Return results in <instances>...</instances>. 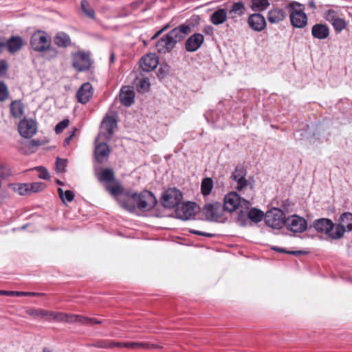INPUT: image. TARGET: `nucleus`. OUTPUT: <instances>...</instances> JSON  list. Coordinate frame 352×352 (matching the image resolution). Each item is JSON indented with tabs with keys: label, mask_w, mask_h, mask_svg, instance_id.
I'll use <instances>...</instances> for the list:
<instances>
[{
	"label": "nucleus",
	"mask_w": 352,
	"mask_h": 352,
	"mask_svg": "<svg viewBox=\"0 0 352 352\" xmlns=\"http://www.w3.org/2000/svg\"><path fill=\"white\" fill-rule=\"evenodd\" d=\"M126 200L118 199L120 206L124 209L133 211L135 207L141 210H149L155 207L157 200L154 195L144 190L140 194L125 193Z\"/></svg>",
	"instance_id": "obj_1"
},
{
	"label": "nucleus",
	"mask_w": 352,
	"mask_h": 352,
	"mask_svg": "<svg viewBox=\"0 0 352 352\" xmlns=\"http://www.w3.org/2000/svg\"><path fill=\"white\" fill-rule=\"evenodd\" d=\"M313 227L320 233L325 234L331 239L338 240L343 237L346 228L340 223L335 224L331 219L320 218L313 222Z\"/></svg>",
	"instance_id": "obj_2"
},
{
	"label": "nucleus",
	"mask_w": 352,
	"mask_h": 352,
	"mask_svg": "<svg viewBox=\"0 0 352 352\" xmlns=\"http://www.w3.org/2000/svg\"><path fill=\"white\" fill-rule=\"evenodd\" d=\"M251 204L248 200L241 198L235 192L227 194L224 197L223 210L232 212L237 208L248 209Z\"/></svg>",
	"instance_id": "obj_3"
},
{
	"label": "nucleus",
	"mask_w": 352,
	"mask_h": 352,
	"mask_svg": "<svg viewBox=\"0 0 352 352\" xmlns=\"http://www.w3.org/2000/svg\"><path fill=\"white\" fill-rule=\"evenodd\" d=\"M297 7L303 6L298 2L292 1L286 6V8L291 12L289 18L292 25L297 28H302L307 23V16L303 9L297 10Z\"/></svg>",
	"instance_id": "obj_4"
},
{
	"label": "nucleus",
	"mask_w": 352,
	"mask_h": 352,
	"mask_svg": "<svg viewBox=\"0 0 352 352\" xmlns=\"http://www.w3.org/2000/svg\"><path fill=\"white\" fill-rule=\"evenodd\" d=\"M285 219L280 209L274 208L266 212L265 222L270 228L280 229L285 225Z\"/></svg>",
	"instance_id": "obj_5"
},
{
	"label": "nucleus",
	"mask_w": 352,
	"mask_h": 352,
	"mask_svg": "<svg viewBox=\"0 0 352 352\" xmlns=\"http://www.w3.org/2000/svg\"><path fill=\"white\" fill-rule=\"evenodd\" d=\"M111 149L107 143L99 142L98 139L96 140L94 151V159L96 165L99 166L105 164L108 161Z\"/></svg>",
	"instance_id": "obj_6"
},
{
	"label": "nucleus",
	"mask_w": 352,
	"mask_h": 352,
	"mask_svg": "<svg viewBox=\"0 0 352 352\" xmlns=\"http://www.w3.org/2000/svg\"><path fill=\"white\" fill-rule=\"evenodd\" d=\"M30 45L36 52H44L50 46V39L41 31L34 33L31 36Z\"/></svg>",
	"instance_id": "obj_7"
},
{
	"label": "nucleus",
	"mask_w": 352,
	"mask_h": 352,
	"mask_svg": "<svg viewBox=\"0 0 352 352\" xmlns=\"http://www.w3.org/2000/svg\"><path fill=\"white\" fill-rule=\"evenodd\" d=\"M182 199V192L176 188L166 190L162 198V205L167 208H173L178 206Z\"/></svg>",
	"instance_id": "obj_8"
},
{
	"label": "nucleus",
	"mask_w": 352,
	"mask_h": 352,
	"mask_svg": "<svg viewBox=\"0 0 352 352\" xmlns=\"http://www.w3.org/2000/svg\"><path fill=\"white\" fill-rule=\"evenodd\" d=\"M223 212V206L219 202L206 204L202 208L203 214L210 221H217L222 217Z\"/></svg>",
	"instance_id": "obj_9"
},
{
	"label": "nucleus",
	"mask_w": 352,
	"mask_h": 352,
	"mask_svg": "<svg viewBox=\"0 0 352 352\" xmlns=\"http://www.w3.org/2000/svg\"><path fill=\"white\" fill-rule=\"evenodd\" d=\"M245 170L241 166H236L234 171L232 174V178L236 182V189L242 190L245 188H249L250 191L253 192L254 182H250L245 179Z\"/></svg>",
	"instance_id": "obj_10"
},
{
	"label": "nucleus",
	"mask_w": 352,
	"mask_h": 352,
	"mask_svg": "<svg viewBox=\"0 0 352 352\" xmlns=\"http://www.w3.org/2000/svg\"><path fill=\"white\" fill-rule=\"evenodd\" d=\"M285 225L293 232L301 233L307 229L306 220L298 215H292L285 219Z\"/></svg>",
	"instance_id": "obj_11"
},
{
	"label": "nucleus",
	"mask_w": 352,
	"mask_h": 352,
	"mask_svg": "<svg viewBox=\"0 0 352 352\" xmlns=\"http://www.w3.org/2000/svg\"><path fill=\"white\" fill-rule=\"evenodd\" d=\"M18 131L22 137L30 138L36 133V122L32 119L25 118L20 121L18 125Z\"/></svg>",
	"instance_id": "obj_12"
},
{
	"label": "nucleus",
	"mask_w": 352,
	"mask_h": 352,
	"mask_svg": "<svg viewBox=\"0 0 352 352\" xmlns=\"http://www.w3.org/2000/svg\"><path fill=\"white\" fill-rule=\"evenodd\" d=\"M190 32L191 27L190 25L182 24L170 30L166 34L174 42V44L176 45L177 43L183 40Z\"/></svg>",
	"instance_id": "obj_13"
},
{
	"label": "nucleus",
	"mask_w": 352,
	"mask_h": 352,
	"mask_svg": "<svg viewBox=\"0 0 352 352\" xmlns=\"http://www.w3.org/2000/svg\"><path fill=\"white\" fill-rule=\"evenodd\" d=\"M52 316H50V320H54L58 322H79L82 323H86L88 320L86 318H84L79 315H74V314H64L61 312H54L51 311Z\"/></svg>",
	"instance_id": "obj_14"
},
{
	"label": "nucleus",
	"mask_w": 352,
	"mask_h": 352,
	"mask_svg": "<svg viewBox=\"0 0 352 352\" xmlns=\"http://www.w3.org/2000/svg\"><path fill=\"white\" fill-rule=\"evenodd\" d=\"M249 27L256 32H261L265 29L267 23L265 17L260 13H254L248 19Z\"/></svg>",
	"instance_id": "obj_15"
},
{
	"label": "nucleus",
	"mask_w": 352,
	"mask_h": 352,
	"mask_svg": "<svg viewBox=\"0 0 352 352\" xmlns=\"http://www.w3.org/2000/svg\"><path fill=\"white\" fill-rule=\"evenodd\" d=\"M197 206L193 202L182 204L180 208L177 210V215L183 220H188L195 216Z\"/></svg>",
	"instance_id": "obj_16"
},
{
	"label": "nucleus",
	"mask_w": 352,
	"mask_h": 352,
	"mask_svg": "<svg viewBox=\"0 0 352 352\" xmlns=\"http://www.w3.org/2000/svg\"><path fill=\"white\" fill-rule=\"evenodd\" d=\"M204 41V36L200 33H195L191 35L185 43V49L187 52H195L197 50Z\"/></svg>",
	"instance_id": "obj_17"
},
{
	"label": "nucleus",
	"mask_w": 352,
	"mask_h": 352,
	"mask_svg": "<svg viewBox=\"0 0 352 352\" xmlns=\"http://www.w3.org/2000/svg\"><path fill=\"white\" fill-rule=\"evenodd\" d=\"M117 126L116 120L113 116L105 117L101 124L102 135L105 139H110L113 133L114 129Z\"/></svg>",
	"instance_id": "obj_18"
},
{
	"label": "nucleus",
	"mask_w": 352,
	"mask_h": 352,
	"mask_svg": "<svg viewBox=\"0 0 352 352\" xmlns=\"http://www.w3.org/2000/svg\"><path fill=\"white\" fill-rule=\"evenodd\" d=\"M140 65L142 70L151 72L157 66L158 58L155 54H148L141 58Z\"/></svg>",
	"instance_id": "obj_19"
},
{
	"label": "nucleus",
	"mask_w": 352,
	"mask_h": 352,
	"mask_svg": "<svg viewBox=\"0 0 352 352\" xmlns=\"http://www.w3.org/2000/svg\"><path fill=\"white\" fill-rule=\"evenodd\" d=\"M175 46L174 42L171 41L167 34L162 36L155 45L157 52L164 54L170 52Z\"/></svg>",
	"instance_id": "obj_20"
},
{
	"label": "nucleus",
	"mask_w": 352,
	"mask_h": 352,
	"mask_svg": "<svg viewBox=\"0 0 352 352\" xmlns=\"http://www.w3.org/2000/svg\"><path fill=\"white\" fill-rule=\"evenodd\" d=\"M246 8L242 1H237L233 3L228 12V18L232 20L236 21L237 18L243 16L245 14Z\"/></svg>",
	"instance_id": "obj_21"
},
{
	"label": "nucleus",
	"mask_w": 352,
	"mask_h": 352,
	"mask_svg": "<svg viewBox=\"0 0 352 352\" xmlns=\"http://www.w3.org/2000/svg\"><path fill=\"white\" fill-rule=\"evenodd\" d=\"M72 66L78 72L86 70L87 54L84 52H78L72 54Z\"/></svg>",
	"instance_id": "obj_22"
},
{
	"label": "nucleus",
	"mask_w": 352,
	"mask_h": 352,
	"mask_svg": "<svg viewBox=\"0 0 352 352\" xmlns=\"http://www.w3.org/2000/svg\"><path fill=\"white\" fill-rule=\"evenodd\" d=\"M135 92L133 87L126 86L122 88L120 101L125 107H130L134 102Z\"/></svg>",
	"instance_id": "obj_23"
},
{
	"label": "nucleus",
	"mask_w": 352,
	"mask_h": 352,
	"mask_svg": "<svg viewBox=\"0 0 352 352\" xmlns=\"http://www.w3.org/2000/svg\"><path fill=\"white\" fill-rule=\"evenodd\" d=\"M287 16L286 12L278 8L271 9L267 12V20L272 24L278 23L283 21Z\"/></svg>",
	"instance_id": "obj_24"
},
{
	"label": "nucleus",
	"mask_w": 352,
	"mask_h": 352,
	"mask_svg": "<svg viewBox=\"0 0 352 352\" xmlns=\"http://www.w3.org/2000/svg\"><path fill=\"white\" fill-rule=\"evenodd\" d=\"M96 175L99 181L104 182H111L115 179L114 172L111 168H107L102 170H99L97 165H95Z\"/></svg>",
	"instance_id": "obj_25"
},
{
	"label": "nucleus",
	"mask_w": 352,
	"mask_h": 352,
	"mask_svg": "<svg viewBox=\"0 0 352 352\" xmlns=\"http://www.w3.org/2000/svg\"><path fill=\"white\" fill-rule=\"evenodd\" d=\"M311 34L314 38L324 39L329 36V29L325 24L318 23L312 27Z\"/></svg>",
	"instance_id": "obj_26"
},
{
	"label": "nucleus",
	"mask_w": 352,
	"mask_h": 352,
	"mask_svg": "<svg viewBox=\"0 0 352 352\" xmlns=\"http://www.w3.org/2000/svg\"><path fill=\"white\" fill-rule=\"evenodd\" d=\"M23 45V41L21 36H12L6 41V47L12 54H14L20 50Z\"/></svg>",
	"instance_id": "obj_27"
},
{
	"label": "nucleus",
	"mask_w": 352,
	"mask_h": 352,
	"mask_svg": "<svg viewBox=\"0 0 352 352\" xmlns=\"http://www.w3.org/2000/svg\"><path fill=\"white\" fill-rule=\"evenodd\" d=\"M228 18V12L224 8H219L215 10L210 17L211 23L214 25H219L223 24Z\"/></svg>",
	"instance_id": "obj_28"
},
{
	"label": "nucleus",
	"mask_w": 352,
	"mask_h": 352,
	"mask_svg": "<svg viewBox=\"0 0 352 352\" xmlns=\"http://www.w3.org/2000/svg\"><path fill=\"white\" fill-rule=\"evenodd\" d=\"M25 313L33 318L46 320H50V316H52L51 311L42 309L30 308L25 310Z\"/></svg>",
	"instance_id": "obj_29"
},
{
	"label": "nucleus",
	"mask_w": 352,
	"mask_h": 352,
	"mask_svg": "<svg viewBox=\"0 0 352 352\" xmlns=\"http://www.w3.org/2000/svg\"><path fill=\"white\" fill-rule=\"evenodd\" d=\"M270 6L269 0H251L250 8L254 12H263Z\"/></svg>",
	"instance_id": "obj_30"
},
{
	"label": "nucleus",
	"mask_w": 352,
	"mask_h": 352,
	"mask_svg": "<svg viewBox=\"0 0 352 352\" xmlns=\"http://www.w3.org/2000/svg\"><path fill=\"white\" fill-rule=\"evenodd\" d=\"M24 112V107L20 100L12 101L10 104V113L16 118H20L23 116Z\"/></svg>",
	"instance_id": "obj_31"
},
{
	"label": "nucleus",
	"mask_w": 352,
	"mask_h": 352,
	"mask_svg": "<svg viewBox=\"0 0 352 352\" xmlns=\"http://www.w3.org/2000/svg\"><path fill=\"white\" fill-rule=\"evenodd\" d=\"M78 102L82 104L88 102V82L82 85L76 93Z\"/></svg>",
	"instance_id": "obj_32"
},
{
	"label": "nucleus",
	"mask_w": 352,
	"mask_h": 352,
	"mask_svg": "<svg viewBox=\"0 0 352 352\" xmlns=\"http://www.w3.org/2000/svg\"><path fill=\"white\" fill-rule=\"evenodd\" d=\"M54 43L59 47H67L71 43L69 36L63 32H60L54 38Z\"/></svg>",
	"instance_id": "obj_33"
},
{
	"label": "nucleus",
	"mask_w": 352,
	"mask_h": 352,
	"mask_svg": "<svg viewBox=\"0 0 352 352\" xmlns=\"http://www.w3.org/2000/svg\"><path fill=\"white\" fill-rule=\"evenodd\" d=\"M57 191L60 199L64 204L73 201L74 198V194L72 191L69 190L64 191L61 188H58Z\"/></svg>",
	"instance_id": "obj_34"
},
{
	"label": "nucleus",
	"mask_w": 352,
	"mask_h": 352,
	"mask_svg": "<svg viewBox=\"0 0 352 352\" xmlns=\"http://www.w3.org/2000/svg\"><path fill=\"white\" fill-rule=\"evenodd\" d=\"M340 223L344 226L346 225L349 231L352 230V213L344 212L340 217Z\"/></svg>",
	"instance_id": "obj_35"
},
{
	"label": "nucleus",
	"mask_w": 352,
	"mask_h": 352,
	"mask_svg": "<svg viewBox=\"0 0 352 352\" xmlns=\"http://www.w3.org/2000/svg\"><path fill=\"white\" fill-rule=\"evenodd\" d=\"M213 187V182L210 178H205L201 182V190L204 196L208 195Z\"/></svg>",
	"instance_id": "obj_36"
},
{
	"label": "nucleus",
	"mask_w": 352,
	"mask_h": 352,
	"mask_svg": "<svg viewBox=\"0 0 352 352\" xmlns=\"http://www.w3.org/2000/svg\"><path fill=\"white\" fill-rule=\"evenodd\" d=\"M263 217H264L263 212L261 210H258L256 208H252L248 212L249 219L254 222L261 221L263 219Z\"/></svg>",
	"instance_id": "obj_37"
},
{
	"label": "nucleus",
	"mask_w": 352,
	"mask_h": 352,
	"mask_svg": "<svg viewBox=\"0 0 352 352\" xmlns=\"http://www.w3.org/2000/svg\"><path fill=\"white\" fill-rule=\"evenodd\" d=\"M161 346L148 342H133V350L135 349H161Z\"/></svg>",
	"instance_id": "obj_38"
},
{
	"label": "nucleus",
	"mask_w": 352,
	"mask_h": 352,
	"mask_svg": "<svg viewBox=\"0 0 352 352\" xmlns=\"http://www.w3.org/2000/svg\"><path fill=\"white\" fill-rule=\"evenodd\" d=\"M56 171L57 173H63L66 172L67 166V160L57 157L56 160Z\"/></svg>",
	"instance_id": "obj_39"
},
{
	"label": "nucleus",
	"mask_w": 352,
	"mask_h": 352,
	"mask_svg": "<svg viewBox=\"0 0 352 352\" xmlns=\"http://www.w3.org/2000/svg\"><path fill=\"white\" fill-rule=\"evenodd\" d=\"M331 25H333L336 32H340L346 28V23L344 19L338 17L336 20H334Z\"/></svg>",
	"instance_id": "obj_40"
},
{
	"label": "nucleus",
	"mask_w": 352,
	"mask_h": 352,
	"mask_svg": "<svg viewBox=\"0 0 352 352\" xmlns=\"http://www.w3.org/2000/svg\"><path fill=\"white\" fill-rule=\"evenodd\" d=\"M106 190L107 192H109L111 195L113 196H118L119 195H121L123 192L122 187L118 184L107 185Z\"/></svg>",
	"instance_id": "obj_41"
},
{
	"label": "nucleus",
	"mask_w": 352,
	"mask_h": 352,
	"mask_svg": "<svg viewBox=\"0 0 352 352\" xmlns=\"http://www.w3.org/2000/svg\"><path fill=\"white\" fill-rule=\"evenodd\" d=\"M29 191L30 192H38L43 190L45 188V184L43 182H34L28 184Z\"/></svg>",
	"instance_id": "obj_42"
},
{
	"label": "nucleus",
	"mask_w": 352,
	"mask_h": 352,
	"mask_svg": "<svg viewBox=\"0 0 352 352\" xmlns=\"http://www.w3.org/2000/svg\"><path fill=\"white\" fill-rule=\"evenodd\" d=\"M34 169L38 172V176L39 178L45 180H49L50 179V173L43 166H37L34 168Z\"/></svg>",
	"instance_id": "obj_43"
},
{
	"label": "nucleus",
	"mask_w": 352,
	"mask_h": 352,
	"mask_svg": "<svg viewBox=\"0 0 352 352\" xmlns=\"http://www.w3.org/2000/svg\"><path fill=\"white\" fill-rule=\"evenodd\" d=\"M69 120L68 119H64L61 122H58L55 127V132L59 134L69 126Z\"/></svg>",
	"instance_id": "obj_44"
},
{
	"label": "nucleus",
	"mask_w": 352,
	"mask_h": 352,
	"mask_svg": "<svg viewBox=\"0 0 352 352\" xmlns=\"http://www.w3.org/2000/svg\"><path fill=\"white\" fill-rule=\"evenodd\" d=\"M8 97V91L6 85L1 82H0V101L6 100Z\"/></svg>",
	"instance_id": "obj_45"
},
{
	"label": "nucleus",
	"mask_w": 352,
	"mask_h": 352,
	"mask_svg": "<svg viewBox=\"0 0 352 352\" xmlns=\"http://www.w3.org/2000/svg\"><path fill=\"white\" fill-rule=\"evenodd\" d=\"M150 82L148 78H142L138 85V89L139 91H147L149 89Z\"/></svg>",
	"instance_id": "obj_46"
},
{
	"label": "nucleus",
	"mask_w": 352,
	"mask_h": 352,
	"mask_svg": "<svg viewBox=\"0 0 352 352\" xmlns=\"http://www.w3.org/2000/svg\"><path fill=\"white\" fill-rule=\"evenodd\" d=\"M43 294L37 293V292L13 291L12 296H43Z\"/></svg>",
	"instance_id": "obj_47"
},
{
	"label": "nucleus",
	"mask_w": 352,
	"mask_h": 352,
	"mask_svg": "<svg viewBox=\"0 0 352 352\" xmlns=\"http://www.w3.org/2000/svg\"><path fill=\"white\" fill-rule=\"evenodd\" d=\"M324 18L327 21L332 23L334 20L338 18L337 13L332 9L328 10L324 14Z\"/></svg>",
	"instance_id": "obj_48"
},
{
	"label": "nucleus",
	"mask_w": 352,
	"mask_h": 352,
	"mask_svg": "<svg viewBox=\"0 0 352 352\" xmlns=\"http://www.w3.org/2000/svg\"><path fill=\"white\" fill-rule=\"evenodd\" d=\"M272 249L274 250L279 252H285V253H287V254L295 255V256H300V255H303V254H307V252L301 251V250H298V251H286L285 250H284L283 248H276V247H274V248H272Z\"/></svg>",
	"instance_id": "obj_49"
},
{
	"label": "nucleus",
	"mask_w": 352,
	"mask_h": 352,
	"mask_svg": "<svg viewBox=\"0 0 352 352\" xmlns=\"http://www.w3.org/2000/svg\"><path fill=\"white\" fill-rule=\"evenodd\" d=\"M16 190L20 195H26L30 194L29 186L28 184H19Z\"/></svg>",
	"instance_id": "obj_50"
},
{
	"label": "nucleus",
	"mask_w": 352,
	"mask_h": 352,
	"mask_svg": "<svg viewBox=\"0 0 352 352\" xmlns=\"http://www.w3.org/2000/svg\"><path fill=\"white\" fill-rule=\"evenodd\" d=\"M190 232L191 233L197 234V235L204 236H208V237H213L215 236L214 234L201 232V231L196 230H190Z\"/></svg>",
	"instance_id": "obj_51"
},
{
	"label": "nucleus",
	"mask_w": 352,
	"mask_h": 352,
	"mask_svg": "<svg viewBox=\"0 0 352 352\" xmlns=\"http://www.w3.org/2000/svg\"><path fill=\"white\" fill-rule=\"evenodd\" d=\"M106 348H113V347H122V342H109L106 346H104Z\"/></svg>",
	"instance_id": "obj_52"
},
{
	"label": "nucleus",
	"mask_w": 352,
	"mask_h": 352,
	"mask_svg": "<svg viewBox=\"0 0 352 352\" xmlns=\"http://www.w3.org/2000/svg\"><path fill=\"white\" fill-rule=\"evenodd\" d=\"M306 131L305 130H299L294 133V135L296 140H302L305 135Z\"/></svg>",
	"instance_id": "obj_53"
},
{
	"label": "nucleus",
	"mask_w": 352,
	"mask_h": 352,
	"mask_svg": "<svg viewBox=\"0 0 352 352\" xmlns=\"http://www.w3.org/2000/svg\"><path fill=\"white\" fill-rule=\"evenodd\" d=\"M7 70V64L6 61L0 62V76L3 75Z\"/></svg>",
	"instance_id": "obj_54"
},
{
	"label": "nucleus",
	"mask_w": 352,
	"mask_h": 352,
	"mask_svg": "<svg viewBox=\"0 0 352 352\" xmlns=\"http://www.w3.org/2000/svg\"><path fill=\"white\" fill-rule=\"evenodd\" d=\"M81 8L85 14L88 15V2L86 0L81 1Z\"/></svg>",
	"instance_id": "obj_55"
},
{
	"label": "nucleus",
	"mask_w": 352,
	"mask_h": 352,
	"mask_svg": "<svg viewBox=\"0 0 352 352\" xmlns=\"http://www.w3.org/2000/svg\"><path fill=\"white\" fill-rule=\"evenodd\" d=\"M122 347L133 349V342H122Z\"/></svg>",
	"instance_id": "obj_56"
},
{
	"label": "nucleus",
	"mask_w": 352,
	"mask_h": 352,
	"mask_svg": "<svg viewBox=\"0 0 352 352\" xmlns=\"http://www.w3.org/2000/svg\"><path fill=\"white\" fill-rule=\"evenodd\" d=\"M74 131L64 140L63 144L65 146H67L69 144L70 140L72 139V138L74 136Z\"/></svg>",
	"instance_id": "obj_57"
},
{
	"label": "nucleus",
	"mask_w": 352,
	"mask_h": 352,
	"mask_svg": "<svg viewBox=\"0 0 352 352\" xmlns=\"http://www.w3.org/2000/svg\"><path fill=\"white\" fill-rule=\"evenodd\" d=\"M0 295L12 296L13 291L0 290Z\"/></svg>",
	"instance_id": "obj_58"
},
{
	"label": "nucleus",
	"mask_w": 352,
	"mask_h": 352,
	"mask_svg": "<svg viewBox=\"0 0 352 352\" xmlns=\"http://www.w3.org/2000/svg\"><path fill=\"white\" fill-rule=\"evenodd\" d=\"M4 47H6V41L3 38L0 36V53Z\"/></svg>",
	"instance_id": "obj_59"
},
{
	"label": "nucleus",
	"mask_w": 352,
	"mask_h": 352,
	"mask_svg": "<svg viewBox=\"0 0 352 352\" xmlns=\"http://www.w3.org/2000/svg\"><path fill=\"white\" fill-rule=\"evenodd\" d=\"M213 31V28L212 26H206L204 29V32L207 34H210Z\"/></svg>",
	"instance_id": "obj_60"
},
{
	"label": "nucleus",
	"mask_w": 352,
	"mask_h": 352,
	"mask_svg": "<svg viewBox=\"0 0 352 352\" xmlns=\"http://www.w3.org/2000/svg\"><path fill=\"white\" fill-rule=\"evenodd\" d=\"M99 323H100V321L98 320L97 319L89 318V324H99Z\"/></svg>",
	"instance_id": "obj_61"
},
{
	"label": "nucleus",
	"mask_w": 352,
	"mask_h": 352,
	"mask_svg": "<svg viewBox=\"0 0 352 352\" xmlns=\"http://www.w3.org/2000/svg\"><path fill=\"white\" fill-rule=\"evenodd\" d=\"M308 6L314 10L316 9V8L315 2L314 1H309L308 2Z\"/></svg>",
	"instance_id": "obj_62"
},
{
	"label": "nucleus",
	"mask_w": 352,
	"mask_h": 352,
	"mask_svg": "<svg viewBox=\"0 0 352 352\" xmlns=\"http://www.w3.org/2000/svg\"><path fill=\"white\" fill-rule=\"evenodd\" d=\"M162 33V30H159L151 38L152 40L157 38Z\"/></svg>",
	"instance_id": "obj_63"
},
{
	"label": "nucleus",
	"mask_w": 352,
	"mask_h": 352,
	"mask_svg": "<svg viewBox=\"0 0 352 352\" xmlns=\"http://www.w3.org/2000/svg\"><path fill=\"white\" fill-rule=\"evenodd\" d=\"M95 12L94 10L89 9V18H94Z\"/></svg>",
	"instance_id": "obj_64"
}]
</instances>
